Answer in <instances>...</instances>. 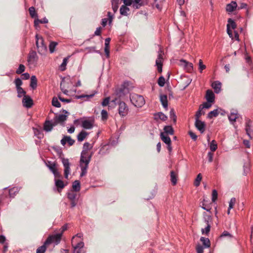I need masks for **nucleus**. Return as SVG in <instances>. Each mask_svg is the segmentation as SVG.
<instances>
[{"label":"nucleus","instance_id":"nucleus-5","mask_svg":"<svg viewBox=\"0 0 253 253\" xmlns=\"http://www.w3.org/2000/svg\"><path fill=\"white\" fill-rule=\"evenodd\" d=\"M61 237V234L58 233L50 235L45 240V244L49 245L52 243H55L57 245L60 242Z\"/></svg>","mask_w":253,"mask_h":253},{"label":"nucleus","instance_id":"nucleus-24","mask_svg":"<svg viewBox=\"0 0 253 253\" xmlns=\"http://www.w3.org/2000/svg\"><path fill=\"white\" fill-rule=\"evenodd\" d=\"M129 11V8L125 5H122L120 9V14L124 16H127Z\"/></svg>","mask_w":253,"mask_h":253},{"label":"nucleus","instance_id":"nucleus-34","mask_svg":"<svg viewBox=\"0 0 253 253\" xmlns=\"http://www.w3.org/2000/svg\"><path fill=\"white\" fill-rule=\"evenodd\" d=\"M74 191L78 192L80 190V182L79 180H75L72 185Z\"/></svg>","mask_w":253,"mask_h":253},{"label":"nucleus","instance_id":"nucleus-1","mask_svg":"<svg viewBox=\"0 0 253 253\" xmlns=\"http://www.w3.org/2000/svg\"><path fill=\"white\" fill-rule=\"evenodd\" d=\"M92 147L91 144L88 142H85L84 144V150L81 153L80 159V166L82 170L81 176L84 175L87 172L88 165L92 156L91 154L88 153V150L91 149Z\"/></svg>","mask_w":253,"mask_h":253},{"label":"nucleus","instance_id":"nucleus-26","mask_svg":"<svg viewBox=\"0 0 253 253\" xmlns=\"http://www.w3.org/2000/svg\"><path fill=\"white\" fill-rule=\"evenodd\" d=\"M88 133L84 130H82L77 136L78 140L80 142L83 141L87 136Z\"/></svg>","mask_w":253,"mask_h":253},{"label":"nucleus","instance_id":"nucleus-59","mask_svg":"<svg viewBox=\"0 0 253 253\" xmlns=\"http://www.w3.org/2000/svg\"><path fill=\"white\" fill-rule=\"evenodd\" d=\"M66 141L68 143L70 146H72L75 143V140L72 139L70 136H66Z\"/></svg>","mask_w":253,"mask_h":253},{"label":"nucleus","instance_id":"nucleus-2","mask_svg":"<svg viewBox=\"0 0 253 253\" xmlns=\"http://www.w3.org/2000/svg\"><path fill=\"white\" fill-rule=\"evenodd\" d=\"M130 99L131 103L137 107H141L145 104L144 97L135 93L131 94L130 96Z\"/></svg>","mask_w":253,"mask_h":253},{"label":"nucleus","instance_id":"nucleus-41","mask_svg":"<svg viewBox=\"0 0 253 253\" xmlns=\"http://www.w3.org/2000/svg\"><path fill=\"white\" fill-rule=\"evenodd\" d=\"M69 58V56L64 58V59L63 60V62L60 67L61 71H63L66 69V66L67 65V61H68Z\"/></svg>","mask_w":253,"mask_h":253},{"label":"nucleus","instance_id":"nucleus-33","mask_svg":"<svg viewBox=\"0 0 253 253\" xmlns=\"http://www.w3.org/2000/svg\"><path fill=\"white\" fill-rule=\"evenodd\" d=\"M48 20L46 18H44L42 20L39 19L38 18L35 19L34 21V26L36 27H37L38 26L40 23H48Z\"/></svg>","mask_w":253,"mask_h":253},{"label":"nucleus","instance_id":"nucleus-61","mask_svg":"<svg viewBox=\"0 0 253 253\" xmlns=\"http://www.w3.org/2000/svg\"><path fill=\"white\" fill-rule=\"evenodd\" d=\"M110 101V97H106L105 98L103 102H102V105L103 106H106L109 104Z\"/></svg>","mask_w":253,"mask_h":253},{"label":"nucleus","instance_id":"nucleus-10","mask_svg":"<svg viewBox=\"0 0 253 253\" xmlns=\"http://www.w3.org/2000/svg\"><path fill=\"white\" fill-rule=\"evenodd\" d=\"M228 24L227 25V32L230 38L233 39V35L232 31L230 30V28L233 29H235L236 28V24L235 22L231 18L228 20Z\"/></svg>","mask_w":253,"mask_h":253},{"label":"nucleus","instance_id":"nucleus-37","mask_svg":"<svg viewBox=\"0 0 253 253\" xmlns=\"http://www.w3.org/2000/svg\"><path fill=\"white\" fill-rule=\"evenodd\" d=\"M55 184L58 188L63 189L65 186L63 181L60 179H55Z\"/></svg>","mask_w":253,"mask_h":253},{"label":"nucleus","instance_id":"nucleus-12","mask_svg":"<svg viewBox=\"0 0 253 253\" xmlns=\"http://www.w3.org/2000/svg\"><path fill=\"white\" fill-rule=\"evenodd\" d=\"M195 127L201 133H204L206 129V124L204 122L200 120H195Z\"/></svg>","mask_w":253,"mask_h":253},{"label":"nucleus","instance_id":"nucleus-29","mask_svg":"<svg viewBox=\"0 0 253 253\" xmlns=\"http://www.w3.org/2000/svg\"><path fill=\"white\" fill-rule=\"evenodd\" d=\"M49 245L48 244H45V241L44 242L43 245L39 247L36 250V253H44L46 250L47 247Z\"/></svg>","mask_w":253,"mask_h":253},{"label":"nucleus","instance_id":"nucleus-30","mask_svg":"<svg viewBox=\"0 0 253 253\" xmlns=\"http://www.w3.org/2000/svg\"><path fill=\"white\" fill-rule=\"evenodd\" d=\"M164 132L166 135H168V134L172 135L174 132L173 128L171 126H165V127L164 128Z\"/></svg>","mask_w":253,"mask_h":253},{"label":"nucleus","instance_id":"nucleus-51","mask_svg":"<svg viewBox=\"0 0 253 253\" xmlns=\"http://www.w3.org/2000/svg\"><path fill=\"white\" fill-rule=\"evenodd\" d=\"M158 84L159 86H164L165 84V79L163 76H161L158 79Z\"/></svg>","mask_w":253,"mask_h":253},{"label":"nucleus","instance_id":"nucleus-62","mask_svg":"<svg viewBox=\"0 0 253 253\" xmlns=\"http://www.w3.org/2000/svg\"><path fill=\"white\" fill-rule=\"evenodd\" d=\"M104 51L107 58H109L110 56V46H105Z\"/></svg>","mask_w":253,"mask_h":253},{"label":"nucleus","instance_id":"nucleus-64","mask_svg":"<svg viewBox=\"0 0 253 253\" xmlns=\"http://www.w3.org/2000/svg\"><path fill=\"white\" fill-rule=\"evenodd\" d=\"M54 176L55 178H60L61 177V175L59 172H58L57 169H56L53 171H52Z\"/></svg>","mask_w":253,"mask_h":253},{"label":"nucleus","instance_id":"nucleus-6","mask_svg":"<svg viewBox=\"0 0 253 253\" xmlns=\"http://www.w3.org/2000/svg\"><path fill=\"white\" fill-rule=\"evenodd\" d=\"M63 112L65 114H60L59 115H56L53 119V121L57 125L58 124H62L67 118V116L69 113L67 111L63 110Z\"/></svg>","mask_w":253,"mask_h":253},{"label":"nucleus","instance_id":"nucleus-47","mask_svg":"<svg viewBox=\"0 0 253 253\" xmlns=\"http://www.w3.org/2000/svg\"><path fill=\"white\" fill-rule=\"evenodd\" d=\"M77 194L75 192L71 191L68 193V198L70 200H77Z\"/></svg>","mask_w":253,"mask_h":253},{"label":"nucleus","instance_id":"nucleus-3","mask_svg":"<svg viewBox=\"0 0 253 253\" xmlns=\"http://www.w3.org/2000/svg\"><path fill=\"white\" fill-rule=\"evenodd\" d=\"M36 45L38 48V52L40 54H44L47 50L46 46L44 44L43 39L42 37H39L38 35L36 36Z\"/></svg>","mask_w":253,"mask_h":253},{"label":"nucleus","instance_id":"nucleus-39","mask_svg":"<svg viewBox=\"0 0 253 253\" xmlns=\"http://www.w3.org/2000/svg\"><path fill=\"white\" fill-rule=\"evenodd\" d=\"M219 114L218 109H215L212 111H211L208 114V117L210 119H211L213 117H216Z\"/></svg>","mask_w":253,"mask_h":253},{"label":"nucleus","instance_id":"nucleus-44","mask_svg":"<svg viewBox=\"0 0 253 253\" xmlns=\"http://www.w3.org/2000/svg\"><path fill=\"white\" fill-rule=\"evenodd\" d=\"M57 45V42H50L49 45V49L50 53H53L55 50V48Z\"/></svg>","mask_w":253,"mask_h":253},{"label":"nucleus","instance_id":"nucleus-19","mask_svg":"<svg viewBox=\"0 0 253 253\" xmlns=\"http://www.w3.org/2000/svg\"><path fill=\"white\" fill-rule=\"evenodd\" d=\"M206 97L209 103H212L214 101V94L211 90L209 89L207 91Z\"/></svg>","mask_w":253,"mask_h":253},{"label":"nucleus","instance_id":"nucleus-36","mask_svg":"<svg viewBox=\"0 0 253 253\" xmlns=\"http://www.w3.org/2000/svg\"><path fill=\"white\" fill-rule=\"evenodd\" d=\"M141 1L142 0H133L132 3L133 7L135 9L139 8L142 5Z\"/></svg>","mask_w":253,"mask_h":253},{"label":"nucleus","instance_id":"nucleus-9","mask_svg":"<svg viewBox=\"0 0 253 253\" xmlns=\"http://www.w3.org/2000/svg\"><path fill=\"white\" fill-rule=\"evenodd\" d=\"M62 162L64 167V176L66 179H68L70 171V163L68 159L65 158L62 159Z\"/></svg>","mask_w":253,"mask_h":253},{"label":"nucleus","instance_id":"nucleus-7","mask_svg":"<svg viewBox=\"0 0 253 253\" xmlns=\"http://www.w3.org/2000/svg\"><path fill=\"white\" fill-rule=\"evenodd\" d=\"M164 53L161 49L159 51L158 58L156 61V65L157 66V70L159 73H162L163 62V56Z\"/></svg>","mask_w":253,"mask_h":253},{"label":"nucleus","instance_id":"nucleus-4","mask_svg":"<svg viewBox=\"0 0 253 253\" xmlns=\"http://www.w3.org/2000/svg\"><path fill=\"white\" fill-rule=\"evenodd\" d=\"M118 103V113L122 117L126 116L129 111V109L127 105L123 101H119Z\"/></svg>","mask_w":253,"mask_h":253},{"label":"nucleus","instance_id":"nucleus-46","mask_svg":"<svg viewBox=\"0 0 253 253\" xmlns=\"http://www.w3.org/2000/svg\"><path fill=\"white\" fill-rule=\"evenodd\" d=\"M223 237L232 238V235L227 231H224L219 236V239H221Z\"/></svg>","mask_w":253,"mask_h":253},{"label":"nucleus","instance_id":"nucleus-42","mask_svg":"<svg viewBox=\"0 0 253 253\" xmlns=\"http://www.w3.org/2000/svg\"><path fill=\"white\" fill-rule=\"evenodd\" d=\"M16 89H17V93H18V95H17L18 97L21 98L22 96H23V97H24V95H26V91L22 87L17 88Z\"/></svg>","mask_w":253,"mask_h":253},{"label":"nucleus","instance_id":"nucleus-43","mask_svg":"<svg viewBox=\"0 0 253 253\" xmlns=\"http://www.w3.org/2000/svg\"><path fill=\"white\" fill-rule=\"evenodd\" d=\"M210 149L211 151L214 152L215 151L217 148V144L214 140H213L210 145Z\"/></svg>","mask_w":253,"mask_h":253},{"label":"nucleus","instance_id":"nucleus-20","mask_svg":"<svg viewBox=\"0 0 253 253\" xmlns=\"http://www.w3.org/2000/svg\"><path fill=\"white\" fill-rule=\"evenodd\" d=\"M170 181L173 185H175L177 183L178 174L177 172L171 170L170 173Z\"/></svg>","mask_w":253,"mask_h":253},{"label":"nucleus","instance_id":"nucleus-28","mask_svg":"<svg viewBox=\"0 0 253 253\" xmlns=\"http://www.w3.org/2000/svg\"><path fill=\"white\" fill-rule=\"evenodd\" d=\"M180 62L183 63L184 66L186 68V69L188 72H190L193 70V66L191 63H189L184 60H181Z\"/></svg>","mask_w":253,"mask_h":253},{"label":"nucleus","instance_id":"nucleus-56","mask_svg":"<svg viewBox=\"0 0 253 253\" xmlns=\"http://www.w3.org/2000/svg\"><path fill=\"white\" fill-rule=\"evenodd\" d=\"M236 201V200L235 198H232L231 199L229 204V210H231L233 208L235 204Z\"/></svg>","mask_w":253,"mask_h":253},{"label":"nucleus","instance_id":"nucleus-32","mask_svg":"<svg viewBox=\"0 0 253 253\" xmlns=\"http://www.w3.org/2000/svg\"><path fill=\"white\" fill-rule=\"evenodd\" d=\"M29 14L32 18L36 19L38 18V14L36 11L35 8L31 6L29 8Z\"/></svg>","mask_w":253,"mask_h":253},{"label":"nucleus","instance_id":"nucleus-35","mask_svg":"<svg viewBox=\"0 0 253 253\" xmlns=\"http://www.w3.org/2000/svg\"><path fill=\"white\" fill-rule=\"evenodd\" d=\"M19 189L18 187H13L9 189V195L10 197H14V196L18 192Z\"/></svg>","mask_w":253,"mask_h":253},{"label":"nucleus","instance_id":"nucleus-27","mask_svg":"<svg viewBox=\"0 0 253 253\" xmlns=\"http://www.w3.org/2000/svg\"><path fill=\"white\" fill-rule=\"evenodd\" d=\"M200 241L202 243L205 248L210 247L211 243L210 240L208 238L202 237L200 238Z\"/></svg>","mask_w":253,"mask_h":253},{"label":"nucleus","instance_id":"nucleus-22","mask_svg":"<svg viewBox=\"0 0 253 253\" xmlns=\"http://www.w3.org/2000/svg\"><path fill=\"white\" fill-rule=\"evenodd\" d=\"M237 4L235 1H232L230 3L226 5V11L229 12H232L237 8Z\"/></svg>","mask_w":253,"mask_h":253},{"label":"nucleus","instance_id":"nucleus-14","mask_svg":"<svg viewBox=\"0 0 253 253\" xmlns=\"http://www.w3.org/2000/svg\"><path fill=\"white\" fill-rule=\"evenodd\" d=\"M38 59L37 53L35 51L30 52L28 58V62L30 64H35L37 63Z\"/></svg>","mask_w":253,"mask_h":253},{"label":"nucleus","instance_id":"nucleus-15","mask_svg":"<svg viewBox=\"0 0 253 253\" xmlns=\"http://www.w3.org/2000/svg\"><path fill=\"white\" fill-rule=\"evenodd\" d=\"M56 126V123L53 121V122L46 120L44 123L43 125V129L45 131L48 132L50 131L53 127Z\"/></svg>","mask_w":253,"mask_h":253},{"label":"nucleus","instance_id":"nucleus-48","mask_svg":"<svg viewBox=\"0 0 253 253\" xmlns=\"http://www.w3.org/2000/svg\"><path fill=\"white\" fill-rule=\"evenodd\" d=\"M52 105L56 107H60V103L58 101L57 98L54 97L52 100Z\"/></svg>","mask_w":253,"mask_h":253},{"label":"nucleus","instance_id":"nucleus-25","mask_svg":"<svg viewBox=\"0 0 253 253\" xmlns=\"http://www.w3.org/2000/svg\"><path fill=\"white\" fill-rule=\"evenodd\" d=\"M160 137L162 140L165 142L166 144L171 143V139L168 135H166L164 132H161Z\"/></svg>","mask_w":253,"mask_h":253},{"label":"nucleus","instance_id":"nucleus-17","mask_svg":"<svg viewBox=\"0 0 253 253\" xmlns=\"http://www.w3.org/2000/svg\"><path fill=\"white\" fill-rule=\"evenodd\" d=\"M127 85L128 83H124L122 86L119 89L117 92V94L119 95V97H121L128 92V89L127 88Z\"/></svg>","mask_w":253,"mask_h":253},{"label":"nucleus","instance_id":"nucleus-21","mask_svg":"<svg viewBox=\"0 0 253 253\" xmlns=\"http://www.w3.org/2000/svg\"><path fill=\"white\" fill-rule=\"evenodd\" d=\"M211 86L214 89L215 92L218 93L221 90V84L219 81H214L212 83Z\"/></svg>","mask_w":253,"mask_h":253},{"label":"nucleus","instance_id":"nucleus-8","mask_svg":"<svg viewBox=\"0 0 253 253\" xmlns=\"http://www.w3.org/2000/svg\"><path fill=\"white\" fill-rule=\"evenodd\" d=\"M245 131L246 134L251 139H253V129L252 128V121L247 120L245 124Z\"/></svg>","mask_w":253,"mask_h":253},{"label":"nucleus","instance_id":"nucleus-31","mask_svg":"<svg viewBox=\"0 0 253 253\" xmlns=\"http://www.w3.org/2000/svg\"><path fill=\"white\" fill-rule=\"evenodd\" d=\"M30 86L35 89L37 86V79L35 76H32L31 77Z\"/></svg>","mask_w":253,"mask_h":253},{"label":"nucleus","instance_id":"nucleus-16","mask_svg":"<svg viewBox=\"0 0 253 253\" xmlns=\"http://www.w3.org/2000/svg\"><path fill=\"white\" fill-rule=\"evenodd\" d=\"M240 117V114L238 113L236 110H232L228 116V119L232 123L235 122L236 120L238 119Z\"/></svg>","mask_w":253,"mask_h":253},{"label":"nucleus","instance_id":"nucleus-53","mask_svg":"<svg viewBox=\"0 0 253 253\" xmlns=\"http://www.w3.org/2000/svg\"><path fill=\"white\" fill-rule=\"evenodd\" d=\"M217 192L216 190L214 189L212 191V201L215 202L217 199Z\"/></svg>","mask_w":253,"mask_h":253},{"label":"nucleus","instance_id":"nucleus-58","mask_svg":"<svg viewBox=\"0 0 253 253\" xmlns=\"http://www.w3.org/2000/svg\"><path fill=\"white\" fill-rule=\"evenodd\" d=\"M196 250L197 253H203L204 252V247L200 244L196 246Z\"/></svg>","mask_w":253,"mask_h":253},{"label":"nucleus","instance_id":"nucleus-23","mask_svg":"<svg viewBox=\"0 0 253 253\" xmlns=\"http://www.w3.org/2000/svg\"><path fill=\"white\" fill-rule=\"evenodd\" d=\"M160 101L164 107V108L167 109L168 108V98L167 95L164 94H161L160 95Z\"/></svg>","mask_w":253,"mask_h":253},{"label":"nucleus","instance_id":"nucleus-11","mask_svg":"<svg viewBox=\"0 0 253 253\" xmlns=\"http://www.w3.org/2000/svg\"><path fill=\"white\" fill-rule=\"evenodd\" d=\"M94 122L93 119L84 120L82 121V126L85 129H91L93 126Z\"/></svg>","mask_w":253,"mask_h":253},{"label":"nucleus","instance_id":"nucleus-60","mask_svg":"<svg viewBox=\"0 0 253 253\" xmlns=\"http://www.w3.org/2000/svg\"><path fill=\"white\" fill-rule=\"evenodd\" d=\"M101 116H102V119L103 120H106L108 118V113H107V112L105 110H102L101 111Z\"/></svg>","mask_w":253,"mask_h":253},{"label":"nucleus","instance_id":"nucleus-52","mask_svg":"<svg viewBox=\"0 0 253 253\" xmlns=\"http://www.w3.org/2000/svg\"><path fill=\"white\" fill-rule=\"evenodd\" d=\"M25 66L23 64H20L18 69L16 71V73L18 74H20L25 71Z\"/></svg>","mask_w":253,"mask_h":253},{"label":"nucleus","instance_id":"nucleus-50","mask_svg":"<svg viewBox=\"0 0 253 253\" xmlns=\"http://www.w3.org/2000/svg\"><path fill=\"white\" fill-rule=\"evenodd\" d=\"M206 68V65L203 64V61L200 59L199 62V70L200 73H202L203 71Z\"/></svg>","mask_w":253,"mask_h":253},{"label":"nucleus","instance_id":"nucleus-55","mask_svg":"<svg viewBox=\"0 0 253 253\" xmlns=\"http://www.w3.org/2000/svg\"><path fill=\"white\" fill-rule=\"evenodd\" d=\"M170 118L172 119L174 123L176 121V116L175 114L174 111L173 109H171L170 111Z\"/></svg>","mask_w":253,"mask_h":253},{"label":"nucleus","instance_id":"nucleus-45","mask_svg":"<svg viewBox=\"0 0 253 253\" xmlns=\"http://www.w3.org/2000/svg\"><path fill=\"white\" fill-rule=\"evenodd\" d=\"M211 227V224H208L205 228L202 229V233L203 234H206V235H208L210 231Z\"/></svg>","mask_w":253,"mask_h":253},{"label":"nucleus","instance_id":"nucleus-63","mask_svg":"<svg viewBox=\"0 0 253 253\" xmlns=\"http://www.w3.org/2000/svg\"><path fill=\"white\" fill-rule=\"evenodd\" d=\"M67 229V224L64 225L60 229V232L58 234H61V236L63 232Z\"/></svg>","mask_w":253,"mask_h":253},{"label":"nucleus","instance_id":"nucleus-49","mask_svg":"<svg viewBox=\"0 0 253 253\" xmlns=\"http://www.w3.org/2000/svg\"><path fill=\"white\" fill-rule=\"evenodd\" d=\"M156 116H158V118L162 120V121H166L167 119V117L163 113L159 112L158 114L155 115Z\"/></svg>","mask_w":253,"mask_h":253},{"label":"nucleus","instance_id":"nucleus-38","mask_svg":"<svg viewBox=\"0 0 253 253\" xmlns=\"http://www.w3.org/2000/svg\"><path fill=\"white\" fill-rule=\"evenodd\" d=\"M46 165L52 172L53 171L56 169H57L56 164L55 163H52L48 161L46 164Z\"/></svg>","mask_w":253,"mask_h":253},{"label":"nucleus","instance_id":"nucleus-13","mask_svg":"<svg viewBox=\"0 0 253 253\" xmlns=\"http://www.w3.org/2000/svg\"><path fill=\"white\" fill-rule=\"evenodd\" d=\"M22 103L23 106L26 108H31L33 105V101L30 96L24 95L23 98Z\"/></svg>","mask_w":253,"mask_h":253},{"label":"nucleus","instance_id":"nucleus-54","mask_svg":"<svg viewBox=\"0 0 253 253\" xmlns=\"http://www.w3.org/2000/svg\"><path fill=\"white\" fill-rule=\"evenodd\" d=\"M14 82L16 88L21 87V85L22 84V82L20 79H16Z\"/></svg>","mask_w":253,"mask_h":253},{"label":"nucleus","instance_id":"nucleus-18","mask_svg":"<svg viewBox=\"0 0 253 253\" xmlns=\"http://www.w3.org/2000/svg\"><path fill=\"white\" fill-rule=\"evenodd\" d=\"M84 246V244L83 242L78 243L76 245L72 246L74 249V253H84V252L82 248Z\"/></svg>","mask_w":253,"mask_h":253},{"label":"nucleus","instance_id":"nucleus-40","mask_svg":"<svg viewBox=\"0 0 253 253\" xmlns=\"http://www.w3.org/2000/svg\"><path fill=\"white\" fill-rule=\"evenodd\" d=\"M202 179V174L201 173H199L197 175V177L194 181V185L195 186L198 187L200 185V182L201 181Z\"/></svg>","mask_w":253,"mask_h":253},{"label":"nucleus","instance_id":"nucleus-57","mask_svg":"<svg viewBox=\"0 0 253 253\" xmlns=\"http://www.w3.org/2000/svg\"><path fill=\"white\" fill-rule=\"evenodd\" d=\"M205 222L208 225V224H210V222H211V215H206L204 217Z\"/></svg>","mask_w":253,"mask_h":253}]
</instances>
